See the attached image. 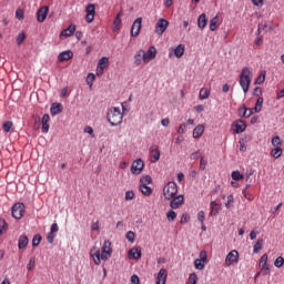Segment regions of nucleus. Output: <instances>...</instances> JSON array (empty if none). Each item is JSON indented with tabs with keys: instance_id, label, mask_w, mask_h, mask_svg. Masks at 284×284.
Segmentation results:
<instances>
[{
	"instance_id": "f257e3e1",
	"label": "nucleus",
	"mask_w": 284,
	"mask_h": 284,
	"mask_svg": "<svg viewBox=\"0 0 284 284\" xmlns=\"http://www.w3.org/2000/svg\"><path fill=\"white\" fill-rule=\"evenodd\" d=\"M95 265H101V261H108L112 256V242L110 240L104 241L102 248L94 246L90 251Z\"/></svg>"
},
{
	"instance_id": "f03ea898",
	"label": "nucleus",
	"mask_w": 284,
	"mask_h": 284,
	"mask_svg": "<svg viewBox=\"0 0 284 284\" xmlns=\"http://www.w3.org/2000/svg\"><path fill=\"white\" fill-rule=\"evenodd\" d=\"M106 119L111 125H121L123 123V113L120 108L111 106L108 110Z\"/></svg>"
},
{
	"instance_id": "7ed1b4c3",
	"label": "nucleus",
	"mask_w": 284,
	"mask_h": 284,
	"mask_svg": "<svg viewBox=\"0 0 284 284\" xmlns=\"http://www.w3.org/2000/svg\"><path fill=\"white\" fill-rule=\"evenodd\" d=\"M240 85L244 94H247L250 91V85H252V71L247 67L243 68L240 73Z\"/></svg>"
},
{
	"instance_id": "20e7f679",
	"label": "nucleus",
	"mask_w": 284,
	"mask_h": 284,
	"mask_svg": "<svg viewBox=\"0 0 284 284\" xmlns=\"http://www.w3.org/2000/svg\"><path fill=\"white\" fill-rule=\"evenodd\" d=\"M179 194V185L175 184V182H169L163 187V196L166 199V201H172L173 197Z\"/></svg>"
},
{
	"instance_id": "39448f33",
	"label": "nucleus",
	"mask_w": 284,
	"mask_h": 284,
	"mask_svg": "<svg viewBox=\"0 0 284 284\" xmlns=\"http://www.w3.org/2000/svg\"><path fill=\"white\" fill-rule=\"evenodd\" d=\"M23 212H26V205L23 203H16L11 209L13 219H23Z\"/></svg>"
},
{
	"instance_id": "423d86ee",
	"label": "nucleus",
	"mask_w": 284,
	"mask_h": 284,
	"mask_svg": "<svg viewBox=\"0 0 284 284\" xmlns=\"http://www.w3.org/2000/svg\"><path fill=\"white\" fill-rule=\"evenodd\" d=\"M226 267H230L232 265H236L239 263V251L232 250L225 257L224 261Z\"/></svg>"
},
{
	"instance_id": "0eeeda50",
	"label": "nucleus",
	"mask_w": 284,
	"mask_h": 284,
	"mask_svg": "<svg viewBox=\"0 0 284 284\" xmlns=\"http://www.w3.org/2000/svg\"><path fill=\"white\" fill-rule=\"evenodd\" d=\"M169 26H170V21H168L166 19L160 18L155 23V34H159L161 37V34H163L168 30Z\"/></svg>"
},
{
	"instance_id": "6e6552de",
	"label": "nucleus",
	"mask_w": 284,
	"mask_h": 284,
	"mask_svg": "<svg viewBox=\"0 0 284 284\" xmlns=\"http://www.w3.org/2000/svg\"><path fill=\"white\" fill-rule=\"evenodd\" d=\"M85 12H87V16H85L87 23H92L97 14V6H94L93 3L88 4L85 8Z\"/></svg>"
},
{
	"instance_id": "1a4fd4ad",
	"label": "nucleus",
	"mask_w": 284,
	"mask_h": 284,
	"mask_svg": "<svg viewBox=\"0 0 284 284\" xmlns=\"http://www.w3.org/2000/svg\"><path fill=\"white\" fill-rule=\"evenodd\" d=\"M149 152L151 156V163H156V161L161 159V150H159V145H151Z\"/></svg>"
},
{
	"instance_id": "9d476101",
	"label": "nucleus",
	"mask_w": 284,
	"mask_h": 284,
	"mask_svg": "<svg viewBox=\"0 0 284 284\" xmlns=\"http://www.w3.org/2000/svg\"><path fill=\"white\" fill-rule=\"evenodd\" d=\"M108 63H110V59L108 57H103L99 60L98 67H97L98 77L103 75L105 68H108Z\"/></svg>"
},
{
	"instance_id": "9b49d317",
	"label": "nucleus",
	"mask_w": 284,
	"mask_h": 284,
	"mask_svg": "<svg viewBox=\"0 0 284 284\" xmlns=\"http://www.w3.org/2000/svg\"><path fill=\"white\" fill-rule=\"evenodd\" d=\"M143 168H145V163L143 162V160H135L132 163L131 172L132 174H140L141 172H143Z\"/></svg>"
},
{
	"instance_id": "f8f14e48",
	"label": "nucleus",
	"mask_w": 284,
	"mask_h": 284,
	"mask_svg": "<svg viewBox=\"0 0 284 284\" xmlns=\"http://www.w3.org/2000/svg\"><path fill=\"white\" fill-rule=\"evenodd\" d=\"M143 23V18H138L134 20L132 27H131V37H136L141 32Z\"/></svg>"
},
{
	"instance_id": "ddd939ff",
	"label": "nucleus",
	"mask_w": 284,
	"mask_h": 284,
	"mask_svg": "<svg viewBox=\"0 0 284 284\" xmlns=\"http://www.w3.org/2000/svg\"><path fill=\"white\" fill-rule=\"evenodd\" d=\"M183 203H185V197L183 195H178L171 199L170 207L171 210H179Z\"/></svg>"
},
{
	"instance_id": "4468645a",
	"label": "nucleus",
	"mask_w": 284,
	"mask_h": 284,
	"mask_svg": "<svg viewBox=\"0 0 284 284\" xmlns=\"http://www.w3.org/2000/svg\"><path fill=\"white\" fill-rule=\"evenodd\" d=\"M232 128L234 129L235 134H241L247 129V124L243 120H236L233 122Z\"/></svg>"
},
{
	"instance_id": "2eb2a0df",
	"label": "nucleus",
	"mask_w": 284,
	"mask_h": 284,
	"mask_svg": "<svg viewBox=\"0 0 284 284\" xmlns=\"http://www.w3.org/2000/svg\"><path fill=\"white\" fill-rule=\"evenodd\" d=\"M153 59H156V48L150 47L148 51H144V63H150Z\"/></svg>"
},
{
	"instance_id": "dca6fc26",
	"label": "nucleus",
	"mask_w": 284,
	"mask_h": 284,
	"mask_svg": "<svg viewBox=\"0 0 284 284\" xmlns=\"http://www.w3.org/2000/svg\"><path fill=\"white\" fill-rule=\"evenodd\" d=\"M48 12H50V8L49 7H42L38 10L37 12V20L40 23H43V21H45V19H48Z\"/></svg>"
},
{
	"instance_id": "f3484780",
	"label": "nucleus",
	"mask_w": 284,
	"mask_h": 284,
	"mask_svg": "<svg viewBox=\"0 0 284 284\" xmlns=\"http://www.w3.org/2000/svg\"><path fill=\"white\" fill-rule=\"evenodd\" d=\"M168 283V270L161 268L158 273L155 284H165Z\"/></svg>"
},
{
	"instance_id": "a211bd4d",
	"label": "nucleus",
	"mask_w": 284,
	"mask_h": 284,
	"mask_svg": "<svg viewBox=\"0 0 284 284\" xmlns=\"http://www.w3.org/2000/svg\"><path fill=\"white\" fill-rule=\"evenodd\" d=\"M77 32V26L75 24H70L68 29H64L60 33V39H67V37H72Z\"/></svg>"
},
{
	"instance_id": "6ab92c4d",
	"label": "nucleus",
	"mask_w": 284,
	"mask_h": 284,
	"mask_svg": "<svg viewBox=\"0 0 284 284\" xmlns=\"http://www.w3.org/2000/svg\"><path fill=\"white\" fill-rule=\"evenodd\" d=\"M72 57H74V53L71 50L63 51V52L59 53L58 60L61 63H63L64 61H70V59H72Z\"/></svg>"
},
{
	"instance_id": "aec40b11",
	"label": "nucleus",
	"mask_w": 284,
	"mask_h": 284,
	"mask_svg": "<svg viewBox=\"0 0 284 284\" xmlns=\"http://www.w3.org/2000/svg\"><path fill=\"white\" fill-rule=\"evenodd\" d=\"M145 63V55H144V50L140 49L135 55H134V64L135 65H141V63Z\"/></svg>"
},
{
	"instance_id": "412c9836",
	"label": "nucleus",
	"mask_w": 284,
	"mask_h": 284,
	"mask_svg": "<svg viewBox=\"0 0 284 284\" xmlns=\"http://www.w3.org/2000/svg\"><path fill=\"white\" fill-rule=\"evenodd\" d=\"M50 114H44L42 116V132L43 134H48L50 132Z\"/></svg>"
},
{
	"instance_id": "4be33fe9",
	"label": "nucleus",
	"mask_w": 284,
	"mask_h": 284,
	"mask_svg": "<svg viewBox=\"0 0 284 284\" xmlns=\"http://www.w3.org/2000/svg\"><path fill=\"white\" fill-rule=\"evenodd\" d=\"M203 132H205V125L199 124L193 130V139H201L203 136Z\"/></svg>"
},
{
	"instance_id": "5701e85b",
	"label": "nucleus",
	"mask_w": 284,
	"mask_h": 284,
	"mask_svg": "<svg viewBox=\"0 0 284 284\" xmlns=\"http://www.w3.org/2000/svg\"><path fill=\"white\" fill-rule=\"evenodd\" d=\"M129 258L139 261V258H141V247H133L129 250Z\"/></svg>"
},
{
	"instance_id": "b1692460",
	"label": "nucleus",
	"mask_w": 284,
	"mask_h": 284,
	"mask_svg": "<svg viewBox=\"0 0 284 284\" xmlns=\"http://www.w3.org/2000/svg\"><path fill=\"white\" fill-rule=\"evenodd\" d=\"M210 207H211L210 216H216V214H219V212H221V205L219 203H216L215 201H212L210 203Z\"/></svg>"
},
{
	"instance_id": "393cba45",
	"label": "nucleus",
	"mask_w": 284,
	"mask_h": 284,
	"mask_svg": "<svg viewBox=\"0 0 284 284\" xmlns=\"http://www.w3.org/2000/svg\"><path fill=\"white\" fill-rule=\"evenodd\" d=\"M28 243H30V240H28V236L21 235L18 240L19 250H26V247H28Z\"/></svg>"
},
{
	"instance_id": "a878e982",
	"label": "nucleus",
	"mask_w": 284,
	"mask_h": 284,
	"mask_svg": "<svg viewBox=\"0 0 284 284\" xmlns=\"http://www.w3.org/2000/svg\"><path fill=\"white\" fill-rule=\"evenodd\" d=\"M207 26V17L205 13H202L197 19V28L203 30Z\"/></svg>"
},
{
	"instance_id": "bb28decb",
	"label": "nucleus",
	"mask_w": 284,
	"mask_h": 284,
	"mask_svg": "<svg viewBox=\"0 0 284 284\" xmlns=\"http://www.w3.org/2000/svg\"><path fill=\"white\" fill-rule=\"evenodd\" d=\"M240 116H244L245 119H250V116H252V114H254V112L252 111V109H247L245 106H242L240 110Z\"/></svg>"
},
{
	"instance_id": "cd10ccee",
	"label": "nucleus",
	"mask_w": 284,
	"mask_h": 284,
	"mask_svg": "<svg viewBox=\"0 0 284 284\" xmlns=\"http://www.w3.org/2000/svg\"><path fill=\"white\" fill-rule=\"evenodd\" d=\"M183 54H185V45L184 44H179L174 49V55L176 57V59H181V57H183Z\"/></svg>"
},
{
	"instance_id": "c85d7f7f",
	"label": "nucleus",
	"mask_w": 284,
	"mask_h": 284,
	"mask_svg": "<svg viewBox=\"0 0 284 284\" xmlns=\"http://www.w3.org/2000/svg\"><path fill=\"white\" fill-rule=\"evenodd\" d=\"M210 94H211L210 89L202 88L200 90L199 99H201V101H205V99H210Z\"/></svg>"
},
{
	"instance_id": "c756f323",
	"label": "nucleus",
	"mask_w": 284,
	"mask_h": 284,
	"mask_svg": "<svg viewBox=\"0 0 284 284\" xmlns=\"http://www.w3.org/2000/svg\"><path fill=\"white\" fill-rule=\"evenodd\" d=\"M271 156H273V159H281V156H283V149L281 146H275V149L271 151Z\"/></svg>"
},
{
	"instance_id": "7c9ffc66",
	"label": "nucleus",
	"mask_w": 284,
	"mask_h": 284,
	"mask_svg": "<svg viewBox=\"0 0 284 284\" xmlns=\"http://www.w3.org/2000/svg\"><path fill=\"white\" fill-rule=\"evenodd\" d=\"M139 190L144 196H152V187L140 184Z\"/></svg>"
},
{
	"instance_id": "2f4dec72",
	"label": "nucleus",
	"mask_w": 284,
	"mask_h": 284,
	"mask_svg": "<svg viewBox=\"0 0 284 284\" xmlns=\"http://www.w3.org/2000/svg\"><path fill=\"white\" fill-rule=\"evenodd\" d=\"M260 267L266 272H270V267H267V254L262 255L260 260Z\"/></svg>"
},
{
	"instance_id": "473e14b6",
	"label": "nucleus",
	"mask_w": 284,
	"mask_h": 284,
	"mask_svg": "<svg viewBox=\"0 0 284 284\" xmlns=\"http://www.w3.org/2000/svg\"><path fill=\"white\" fill-rule=\"evenodd\" d=\"M219 28V16H215L210 21V30L211 32H215V30Z\"/></svg>"
},
{
	"instance_id": "72a5a7b5",
	"label": "nucleus",
	"mask_w": 284,
	"mask_h": 284,
	"mask_svg": "<svg viewBox=\"0 0 284 284\" xmlns=\"http://www.w3.org/2000/svg\"><path fill=\"white\" fill-rule=\"evenodd\" d=\"M263 243H264L263 239H258V240L256 241V243H255L254 246H253V252H254V254H258V252H260L261 250H263Z\"/></svg>"
},
{
	"instance_id": "f704fd0d",
	"label": "nucleus",
	"mask_w": 284,
	"mask_h": 284,
	"mask_svg": "<svg viewBox=\"0 0 284 284\" xmlns=\"http://www.w3.org/2000/svg\"><path fill=\"white\" fill-rule=\"evenodd\" d=\"M50 110H51V114H61L62 112L61 104L59 103H53Z\"/></svg>"
},
{
	"instance_id": "c9c22d12",
	"label": "nucleus",
	"mask_w": 284,
	"mask_h": 284,
	"mask_svg": "<svg viewBox=\"0 0 284 284\" xmlns=\"http://www.w3.org/2000/svg\"><path fill=\"white\" fill-rule=\"evenodd\" d=\"M166 220L169 221V223H172V222L176 221V212H174V209L168 211Z\"/></svg>"
},
{
	"instance_id": "e433bc0d",
	"label": "nucleus",
	"mask_w": 284,
	"mask_h": 284,
	"mask_svg": "<svg viewBox=\"0 0 284 284\" xmlns=\"http://www.w3.org/2000/svg\"><path fill=\"white\" fill-rule=\"evenodd\" d=\"M205 261L196 258L194 261V267L195 270H205Z\"/></svg>"
},
{
	"instance_id": "4c0bfd02",
	"label": "nucleus",
	"mask_w": 284,
	"mask_h": 284,
	"mask_svg": "<svg viewBox=\"0 0 284 284\" xmlns=\"http://www.w3.org/2000/svg\"><path fill=\"white\" fill-rule=\"evenodd\" d=\"M140 183H141V185H150V183H152V176H150V175H143V176L140 179Z\"/></svg>"
},
{
	"instance_id": "58836bf2",
	"label": "nucleus",
	"mask_w": 284,
	"mask_h": 284,
	"mask_svg": "<svg viewBox=\"0 0 284 284\" xmlns=\"http://www.w3.org/2000/svg\"><path fill=\"white\" fill-rule=\"evenodd\" d=\"M265 71H261L260 75L256 78L255 83L257 85H261L262 83H265Z\"/></svg>"
},
{
	"instance_id": "ea45409f",
	"label": "nucleus",
	"mask_w": 284,
	"mask_h": 284,
	"mask_svg": "<svg viewBox=\"0 0 284 284\" xmlns=\"http://www.w3.org/2000/svg\"><path fill=\"white\" fill-rule=\"evenodd\" d=\"M231 176H232L233 181H243V179H244L243 174H241V172H239V171H233L231 173Z\"/></svg>"
},
{
	"instance_id": "a19ab883",
	"label": "nucleus",
	"mask_w": 284,
	"mask_h": 284,
	"mask_svg": "<svg viewBox=\"0 0 284 284\" xmlns=\"http://www.w3.org/2000/svg\"><path fill=\"white\" fill-rule=\"evenodd\" d=\"M196 283H199V276L196 275V273H191L186 284H196Z\"/></svg>"
},
{
	"instance_id": "79ce46f5",
	"label": "nucleus",
	"mask_w": 284,
	"mask_h": 284,
	"mask_svg": "<svg viewBox=\"0 0 284 284\" xmlns=\"http://www.w3.org/2000/svg\"><path fill=\"white\" fill-rule=\"evenodd\" d=\"M13 126H14V123H12V121H6V122H3V124H2V129H3L6 132H10Z\"/></svg>"
},
{
	"instance_id": "37998d69",
	"label": "nucleus",
	"mask_w": 284,
	"mask_h": 284,
	"mask_svg": "<svg viewBox=\"0 0 284 284\" xmlns=\"http://www.w3.org/2000/svg\"><path fill=\"white\" fill-rule=\"evenodd\" d=\"M94 79H97V75L94 73H89L87 77V84L89 88H92V84L94 83Z\"/></svg>"
},
{
	"instance_id": "c03bdc74",
	"label": "nucleus",
	"mask_w": 284,
	"mask_h": 284,
	"mask_svg": "<svg viewBox=\"0 0 284 284\" xmlns=\"http://www.w3.org/2000/svg\"><path fill=\"white\" fill-rule=\"evenodd\" d=\"M8 230V222L6 220L0 219V236Z\"/></svg>"
},
{
	"instance_id": "a18cd8bd",
	"label": "nucleus",
	"mask_w": 284,
	"mask_h": 284,
	"mask_svg": "<svg viewBox=\"0 0 284 284\" xmlns=\"http://www.w3.org/2000/svg\"><path fill=\"white\" fill-rule=\"evenodd\" d=\"M41 240H42L41 235H39V234L34 235L33 240H32V246L39 247Z\"/></svg>"
},
{
	"instance_id": "49530a36",
	"label": "nucleus",
	"mask_w": 284,
	"mask_h": 284,
	"mask_svg": "<svg viewBox=\"0 0 284 284\" xmlns=\"http://www.w3.org/2000/svg\"><path fill=\"white\" fill-rule=\"evenodd\" d=\"M271 143H272V145L274 146V148H278V145H281V136H278V135H275L273 139H272V141H271Z\"/></svg>"
},
{
	"instance_id": "de8ad7c7",
	"label": "nucleus",
	"mask_w": 284,
	"mask_h": 284,
	"mask_svg": "<svg viewBox=\"0 0 284 284\" xmlns=\"http://www.w3.org/2000/svg\"><path fill=\"white\" fill-rule=\"evenodd\" d=\"M233 204H234V195L231 194V195L227 196V201L225 203V207L227 210H230V207H232Z\"/></svg>"
},
{
	"instance_id": "09e8293b",
	"label": "nucleus",
	"mask_w": 284,
	"mask_h": 284,
	"mask_svg": "<svg viewBox=\"0 0 284 284\" xmlns=\"http://www.w3.org/2000/svg\"><path fill=\"white\" fill-rule=\"evenodd\" d=\"M247 187H250V185H246V187L242 191V194L247 201H254V197L247 193Z\"/></svg>"
},
{
	"instance_id": "8fccbe9b",
	"label": "nucleus",
	"mask_w": 284,
	"mask_h": 284,
	"mask_svg": "<svg viewBox=\"0 0 284 284\" xmlns=\"http://www.w3.org/2000/svg\"><path fill=\"white\" fill-rule=\"evenodd\" d=\"M261 108H263V98H258L255 104V112H261Z\"/></svg>"
},
{
	"instance_id": "3c124183",
	"label": "nucleus",
	"mask_w": 284,
	"mask_h": 284,
	"mask_svg": "<svg viewBox=\"0 0 284 284\" xmlns=\"http://www.w3.org/2000/svg\"><path fill=\"white\" fill-rule=\"evenodd\" d=\"M275 267H283L284 265V258L283 256H278L274 262Z\"/></svg>"
},
{
	"instance_id": "603ef678",
	"label": "nucleus",
	"mask_w": 284,
	"mask_h": 284,
	"mask_svg": "<svg viewBox=\"0 0 284 284\" xmlns=\"http://www.w3.org/2000/svg\"><path fill=\"white\" fill-rule=\"evenodd\" d=\"M136 237V235L134 234V232L132 231H129L126 233V240L130 242V243H134V239Z\"/></svg>"
},
{
	"instance_id": "864d4df0",
	"label": "nucleus",
	"mask_w": 284,
	"mask_h": 284,
	"mask_svg": "<svg viewBox=\"0 0 284 284\" xmlns=\"http://www.w3.org/2000/svg\"><path fill=\"white\" fill-rule=\"evenodd\" d=\"M34 265H37L34 257L30 258L29 264L27 265V268L29 270V272H32V270H34Z\"/></svg>"
},
{
	"instance_id": "5fc2aeb1",
	"label": "nucleus",
	"mask_w": 284,
	"mask_h": 284,
	"mask_svg": "<svg viewBox=\"0 0 284 284\" xmlns=\"http://www.w3.org/2000/svg\"><path fill=\"white\" fill-rule=\"evenodd\" d=\"M23 41H26V33H19L18 38H17L18 45H21V43H23Z\"/></svg>"
},
{
	"instance_id": "6e6d98bb",
	"label": "nucleus",
	"mask_w": 284,
	"mask_h": 284,
	"mask_svg": "<svg viewBox=\"0 0 284 284\" xmlns=\"http://www.w3.org/2000/svg\"><path fill=\"white\" fill-rule=\"evenodd\" d=\"M133 199H134V191H126L125 201H133Z\"/></svg>"
},
{
	"instance_id": "4d7b16f0",
	"label": "nucleus",
	"mask_w": 284,
	"mask_h": 284,
	"mask_svg": "<svg viewBox=\"0 0 284 284\" xmlns=\"http://www.w3.org/2000/svg\"><path fill=\"white\" fill-rule=\"evenodd\" d=\"M84 132L85 134H90V136L94 139V129H92V126H85Z\"/></svg>"
},
{
	"instance_id": "13d9d810",
	"label": "nucleus",
	"mask_w": 284,
	"mask_h": 284,
	"mask_svg": "<svg viewBox=\"0 0 284 284\" xmlns=\"http://www.w3.org/2000/svg\"><path fill=\"white\" fill-rule=\"evenodd\" d=\"M187 130V124L185 123H182L180 126H179V134H185V131Z\"/></svg>"
},
{
	"instance_id": "bf43d9fd",
	"label": "nucleus",
	"mask_w": 284,
	"mask_h": 284,
	"mask_svg": "<svg viewBox=\"0 0 284 284\" xmlns=\"http://www.w3.org/2000/svg\"><path fill=\"white\" fill-rule=\"evenodd\" d=\"M16 19H18L19 21L23 20V10L17 9Z\"/></svg>"
},
{
	"instance_id": "052dcab7",
	"label": "nucleus",
	"mask_w": 284,
	"mask_h": 284,
	"mask_svg": "<svg viewBox=\"0 0 284 284\" xmlns=\"http://www.w3.org/2000/svg\"><path fill=\"white\" fill-rule=\"evenodd\" d=\"M197 221H200L201 223H204V221H205V212L200 211L197 213Z\"/></svg>"
},
{
	"instance_id": "680f3d73",
	"label": "nucleus",
	"mask_w": 284,
	"mask_h": 284,
	"mask_svg": "<svg viewBox=\"0 0 284 284\" xmlns=\"http://www.w3.org/2000/svg\"><path fill=\"white\" fill-rule=\"evenodd\" d=\"M206 166H207V160H205L204 158H201L200 170H205Z\"/></svg>"
},
{
	"instance_id": "e2e57ef3",
	"label": "nucleus",
	"mask_w": 284,
	"mask_h": 284,
	"mask_svg": "<svg viewBox=\"0 0 284 284\" xmlns=\"http://www.w3.org/2000/svg\"><path fill=\"white\" fill-rule=\"evenodd\" d=\"M199 260H200V261H204V262L207 263V252L201 251V252H200V258H199Z\"/></svg>"
},
{
	"instance_id": "0e129e2a",
	"label": "nucleus",
	"mask_w": 284,
	"mask_h": 284,
	"mask_svg": "<svg viewBox=\"0 0 284 284\" xmlns=\"http://www.w3.org/2000/svg\"><path fill=\"white\" fill-rule=\"evenodd\" d=\"M131 284H141V280L139 278V275L131 276Z\"/></svg>"
},
{
	"instance_id": "69168bd1",
	"label": "nucleus",
	"mask_w": 284,
	"mask_h": 284,
	"mask_svg": "<svg viewBox=\"0 0 284 284\" xmlns=\"http://www.w3.org/2000/svg\"><path fill=\"white\" fill-rule=\"evenodd\" d=\"M113 23H114L115 28H119L121 26V13H118Z\"/></svg>"
},
{
	"instance_id": "338daca9",
	"label": "nucleus",
	"mask_w": 284,
	"mask_h": 284,
	"mask_svg": "<svg viewBox=\"0 0 284 284\" xmlns=\"http://www.w3.org/2000/svg\"><path fill=\"white\" fill-rule=\"evenodd\" d=\"M253 6H256L257 8H262L264 0H251Z\"/></svg>"
},
{
	"instance_id": "774afa93",
	"label": "nucleus",
	"mask_w": 284,
	"mask_h": 284,
	"mask_svg": "<svg viewBox=\"0 0 284 284\" xmlns=\"http://www.w3.org/2000/svg\"><path fill=\"white\" fill-rule=\"evenodd\" d=\"M47 241H48V243H50V244L54 243V233H50V232H49V234H48V236H47Z\"/></svg>"
}]
</instances>
